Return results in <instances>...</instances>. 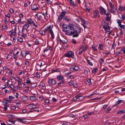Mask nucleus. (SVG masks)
<instances>
[{
    "label": "nucleus",
    "instance_id": "obj_20",
    "mask_svg": "<svg viewBox=\"0 0 125 125\" xmlns=\"http://www.w3.org/2000/svg\"><path fill=\"white\" fill-rule=\"evenodd\" d=\"M81 46H82V49L83 50V51H85L88 47V46L87 45H86L85 46H84L83 45H82Z\"/></svg>",
    "mask_w": 125,
    "mask_h": 125
},
{
    "label": "nucleus",
    "instance_id": "obj_17",
    "mask_svg": "<svg viewBox=\"0 0 125 125\" xmlns=\"http://www.w3.org/2000/svg\"><path fill=\"white\" fill-rule=\"evenodd\" d=\"M68 27L71 30H73L74 29L73 25L71 24H69L68 25Z\"/></svg>",
    "mask_w": 125,
    "mask_h": 125
},
{
    "label": "nucleus",
    "instance_id": "obj_50",
    "mask_svg": "<svg viewBox=\"0 0 125 125\" xmlns=\"http://www.w3.org/2000/svg\"><path fill=\"white\" fill-rule=\"evenodd\" d=\"M119 26L120 28H122L123 29L124 28H125V26L124 25H121V24H120Z\"/></svg>",
    "mask_w": 125,
    "mask_h": 125
},
{
    "label": "nucleus",
    "instance_id": "obj_48",
    "mask_svg": "<svg viewBox=\"0 0 125 125\" xmlns=\"http://www.w3.org/2000/svg\"><path fill=\"white\" fill-rule=\"evenodd\" d=\"M32 85H31V86L32 87L34 88L37 86L36 84L35 83H32Z\"/></svg>",
    "mask_w": 125,
    "mask_h": 125
},
{
    "label": "nucleus",
    "instance_id": "obj_2",
    "mask_svg": "<svg viewBox=\"0 0 125 125\" xmlns=\"http://www.w3.org/2000/svg\"><path fill=\"white\" fill-rule=\"evenodd\" d=\"M67 12L65 11L62 10V11L61 12L60 14L58 17V21L60 22L63 18L65 16Z\"/></svg>",
    "mask_w": 125,
    "mask_h": 125
},
{
    "label": "nucleus",
    "instance_id": "obj_41",
    "mask_svg": "<svg viewBox=\"0 0 125 125\" xmlns=\"http://www.w3.org/2000/svg\"><path fill=\"white\" fill-rule=\"evenodd\" d=\"M83 98V96H79L78 98L79 100H82Z\"/></svg>",
    "mask_w": 125,
    "mask_h": 125
},
{
    "label": "nucleus",
    "instance_id": "obj_55",
    "mask_svg": "<svg viewBox=\"0 0 125 125\" xmlns=\"http://www.w3.org/2000/svg\"><path fill=\"white\" fill-rule=\"evenodd\" d=\"M19 40V41L21 43H22L23 42V39L21 37L20 38Z\"/></svg>",
    "mask_w": 125,
    "mask_h": 125
},
{
    "label": "nucleus",
    "instance_id": "obj_54",
    "mask_svg": "<svg viewBox=\"0 0 125 125\" xmlns=\"http://www.w3.org/2000/svg\"><path fill=\"white\" fill-rule=\"evenodd\" d=\"M2 104L4 105H6L8 104V103L7 102H4V101H3L2 102Z\"/></svg>",
    "mask_w": 125,
    "mask_h": 125
},
{
    "label": "nucleus",
    "instance_id": "obj_7",
    "mask_svg": "<svg viewBox=\"0 0 125 125\" xmlns=\"http://www.w3.org/2000/svg\"><path fill=\"white\" fill-rule=\"evenodd\" d=\"M48 83L49 85L53 86L55 84V81L52 78L50 79Z\"/></svg>",
    "mask_w": 125,
    "mask_h": 125
},
{
    "label": "nucleus",
    "instance_id": "obj_60",
    "mask_svg": "<svg viewBox=\"0 0 125 125\" xmlns=\"http://www.w3.org/2000/svg\"><path fill=\"white\" fill-rule=\"evenodd\" d=\"M45 102L47 104H48L49 102V101L48 99H46L45 100Z\"/></svg>",
    "mask_w": 125,
    "mask_h": 125
},
{
    "label": "nucleus",
    "instance_id": "obj_53",
    "mask_svg": "<svg viewBox=\"0 0 125 125\" xmlns=\"http://www.w3.org/2000/svg\"><path fill=\"white\" fill-rule=\"evenodd\" d=\"M72 42L74 44H76V40L74 39H72Z\"/></svg>",
    "mask_w": 125,
    "mask_h": 125
},
{
    "label": "nucleus",
    "instance_id": "obj_42",
    "mask_svg": "<svg viewBox=\"0 0 125 125\" xmlns=\"http://www.w3.org/2000/svg\"><path fill=\"white\" fill-rule=\"evenodd\" d=\"M69 2L71 4L76 6V5L74 4V2H73L72 0H69Z\"/></svg>",
    "mask_w": 125,
    "mask_h": 125
},
{
    "label": "nucleus",
    "instance_id": "obj_59",
    "mask_svg": "<svg viewBox=\"0 0 125 125\" xmlns=\"http://www.w3.org/2000/svg\"><path fill=\"white\" fill-rule=\"evenodd\" d=\"M9 121L10 122H11L12 124H14L15 122V120L12 121H11L10 120H9Z\"/></svg>",
    "mask_w": 125,
    "mask_h": 125
},
{
    "label": "nucleus",
    "instance_id": "obj_36",
    "mask_svg": "<svg viewBox=\"0 0 125 125\" xmlns=\"http://www.w3.org/2000/svg\"><path fill=\"white\" fill-rule=\"evenodd\" d=\"M74 71H78L79 69V67L78 66H74Z\"/></svg>",
    "mask_w": 125,
    "mask_h": 125
},
{
    "label": "nucleus",
    "instance_id": "obj_8",
    "mask_svg": "<svg viewBox=\"0 0 125 125\" xmlns=\"http://www.w3.org/2000/svg\"><path fill=\"white\" fill-rule=\"evenodd\" d=\"M110 7L111 8V12L112 13H114L115 12V11L114 9L115 6L114 4L110 2Z\"/></svg>",
    "mask_w": 125,
    "mask_h": 125
},
{
    "label": "nucleus",
    "instance_id": "obj_33",
    "mask_svg": "<svg viewBox=\"0 0 125 125\" xmlns=\"http://www.w3.org/2000/svg\"><path fill=\"white\" fill-rule=\"evenodd\" d=\"M40 34H41L42 35H44L45 33V31L43 30H41L40 31Z\"/></svg>",
    "mask_w": 125,
    "mask_h": 125
},
{
    "label": "nucleus",
    "instance_id": "obj_18",
    "mask_svg": "<svg viewBox=\"0 0 125 125\" xmlns=\"http://www.w3.org/2000/svg\"><path fill=\"white\" fill-rule=\"evenodd\" d=\"M21 99L23 101H26L29 99V98L27 96L24 95L22 96Z\"/></svg>",
    "mask_w": 125,
    "mask_h": 125
},
{
    "label": "nucleus",
    "instance_id": "obj_25",
    "mask_svg": "<svg viewBox=\"0 0 125 125\" xmlns=\"http://www.w3.org/2000/svg\"><path fill=\"white\" fill-rule=\"evenodd\" d=\"M125 113V110H122L118 111L117 112V114H120L122 113Z\"/></svg>",
    "mask_w": 125,
    "mask_h": 125
},
{
    "label": "nucleus",
    "instance_id": "obj_49",
    "mask_svg": "<svg viewBox=\"0 0 125 125\" xmlns=\"http://www.w3.org/2000/svg\"><path fill=\"white\" fill-rule=\"evenodd\" d=\"M10 12L11 13H12L13 12V10L12 8H10L9 10Z\"/></svg>",
    "mask_w": 125,
    "mask_h": 125
},
{
    "label": "nucleus",
    "instance_id": "obj_26",
    "mask_svg": "<svg viewBox=\"0 0 125 125\" xmlns=\"http://www.w3.org/2000/svg\"><path fill=\"white\" fill-rule=\"evenodd\" d=\"M104 46V44H101L99 45V47L100 49L103 50V47Z\"/></svg>",
    "mask_w": 125,
    "mask_h": 125
},
{
    "label": "nucleus",
    "instance_id": "obj_37",
    "mask_svg": "<svg viewBox=\"0 0 125 125\" xmlns=\"http://www.w3.org/2000/svg\"><path fill=\"white\" fill-rule=\"evenodd\" d=\"M13 30H11L10 31V33L11 32V35H14L16 33V32L14 31H12Z\"/></svg>",
    "mask_w": 125,
    "mask_h": 125
},
{
    "label": "nucleus",
    "instance_id": "obj_47",
    "mask_svg": "<svg viewBox=\"0 0 125 125\" xmlns=\"http://www.w3.org/2000/svg\"><path fill=\"white\" fill-rule=\"evenodd\" d=\"M78 33H76L75 34L73 35V37H78L79 36V34Z\"/></svg>",
    "mask_w": 125,
    "mask_h": 125
},
{
    "label": "nucleus",
    "instance_id": "obj_32",
    "mask_svg": "<svg viewBox=\"0 0 125 125\" xmlns=\"http://www.w3.org/2000/svg\"><path fill=\"white\" fill-rule=\"evenodd\" d=\"M123 102V101L122 100H119L116 102L115 105H118L120 104L122 102Z\"/></svg>",
    "mask_w": 125,
    "mask_h": 125
},
{
    "label": "nucleus",
    "instance_id": "obj_21",
    "mask_svg": "<svg viewBox=\"0 0 125 125\" xmlns=\"http://www.w3.org/2000/svg\"><path fill=\"white\" fill-rule=\"evenodd\" d=\"M82 46H80L79 50V52H78V54L80 55L83 52V50L82 49Z\"/></svg>",
    "mask_w": 125,
    "mask_h": 125
},
{
    "label": "nucleus",
    "instance_id": "obj_40",
    "mask_svg": "<svg viewBox=\"0 0 125 125\" xmlns=\"http://www.w3.org/2000/svg\"><path fill=\"white\" fill-rule=\"evenodd\" d=\"M87 61L88 63L90 65H93V64L91 62L90 60L88 59H87Z\"/></svg>",
    "mask_w": 125,
    "mask_h": 125
},
{
    "label": "nucleus",
    "instance_id": "obj_11",
    "mask_svg": "<svg viewBox=\"0 0 125 125\" xmlns=\"http://www.w3.org/2000/svg\"><path fill=\"white\" fill-rule=\"evenodd\" d=\"M16 119H17V121L19 122H21L22 123H24L26 122V121H25V119H22L20 118L16 117Z\"/></svg>",
    "mask_w": 125,
    "mask_h": 125
},
{
    "label": "nucleus",
    "instance_id": "obj_3",
    "mask_svg": "<svg viewBox=\"0 0 125 125\" xmlns=\"http://www.w3.org/2000/svg\"><path fill=\"white\" fill-rule=\"evenodd\" d=\"M99 11L101 14H105L106 16H108L109 15V12H108L106 13L105 9L101 6L99 8Z\"/></svg>",
    "mask_w": 125,
    "mask_h": 125
},
{
    "label": "nucleus",
    "instance_id": "obj_62",
    "mask_svg": "<svg viewBox=\"0 0 125 125\" xmlns=\"http://www.w3.org/2000/svg\"><path fill=\"white\" fill-rule=\"evenodd\" d=\"M47 3L48 4H50L51 3V2L50 0H46Z\"/></svg>",
    "mask_w": 125,
    "mask_h": 125
},
{
    "label": "nucleus",
    "instance_id": "obj_14",
    "mask_svg": "<svg viewBox=\"0 0 125 125\" xmlns=\"http://www.w3.org/2000/svg\"><path fill=\"white\" fill-rule=\"evenodd\" d=\"M49 32L51 35V39L53 40L54 38V35L52 29H50L49 30Z\"/></svg>",
    "mask_w": 125,
    "mask_h": 125
},
{
    "label": "nucleus",
    "instance_id": "obj_43",
    "mask_svg": "<svg viewBox=\"0 0 125 125\" xmlns=\"http://www.w3.org/2000/svg\"><path fill=\"white\" fill-rule=\"evenodd\" d=\"M15 98V97H14L11 96H9V100H12L14 98Z\"/></svg>",
    "mask_w": 125,
    "mask_h": 125
},
{
    "label": "nucleus",
    "instance_id": "obj_9",
    "mask_svg": "<svg viewBox=\"0 0 125 125\" xmlns=\"http://www.w3.org/2000/svg\"><path fill=\"white\" fill-rule=\"evenodd\" d=\"M36 4L32 5L31 7V8L33 10H36L38 9L39 8L38 5H37Z\"/></svg>",
    "mask_w": 125,
    "mask_h": 125
},
{
    "label": "nucleus",
    "instance_id": "obj_4",
    "mask_svg": "<svg viewBox=\"0 0 125 125\" xmlns=\"http://www.w3.org/2000/svg\"><path fill=\"white\" fill-rule=\"evenodd\" d=\"M65 56L67 57H70L72 58H74V52L71 51H69L67 52L65 54Z\"/></svg>",
    "mask_w": 125,
    "mask_h": 125
},
{
    "label": "nucleus",
    "instance_id": "obj_34",
    "mask_svg": "<svg viewBox=\"0 0 125 125\" xmlns=\"http://www.w3.org/2000/svg\"><path fill=\"white\" fill-rule=\"evenodd\" d=\"M62 41V42L64 45L66 43L68 42L67 40L66 39H65L63 40Z\"/></svg>",
    "mask_w": 125,
    "mask_h": 125
},
{
    "label": "nucleus",
    "instance_id": "obj_13",
    "mask_svg": "<svg viewBox=\"0 0 125 125\" xmlns=\"http://www.w3.org/2000/svg\"><path fill=\"white\" fill-rule=\"evenodd\" d=\"M62 30L63 31L65 32V34L66 35H72V34H71V31H70L69 30H64V29H62Z\"/></svg>",
    "mask_w": 125,
    "mask_h": 125
},
{
    "label": "nucleus",
    "instance_id": "obj_12",
    "mask_svg": "<svg viewBox=\"0 0 125 125\" xmlns=\"http://www.w3.org/2000/svg\"><path fill=\"white\" fill-rule=\"evenodd\" d=\"M33 94L34 96H31L30 97V100L32 101H33L36 100V98L35 96H37V94Z\"/></svg>",
    "mask_w": 125,
    "mask_h": 125
},
{
    "label": "nucleus",
    "instance_id": "obj_1",
    "mask_svg": "<svg viewBox=\"0 0 125 125\" xmlns=\"http://www.w3.org/2000/svg\"><path fill=\"white\" fill-rule=\"evenodd\" d=\"M101 24L103 26V27L104 30L107 32H108V34L109 35V23H105L104 20L102 19L101 21Z\"/></svg>",
    "mask_w": 125,
    "mask_h": 125
},
{
    "label": "nucleus",
    "instance_id": "obj_16",
    "mask_svg": "<svg viewBox=\"0 0 125 125\" xmlns=\"http://www.w3.org/2000/svg\"><path fill=\"white\" fill-rule=\"evenodd\" d=\"M29 25L28 22H26L25 24L23 26L24 28L27 31V29L29 28Z\"/></svg>",
    "mask_w": 125,
    "mask_h": 125
},
{
    "label": "nucleus",
    "instance_id": "obj_30",
    "mask_svg": "<svg viewBox=\"0 0 125 125\" xmlns=\"http://www.w3.org/2000/svg\"><path fill=\"white\" fill-rule=\"evenodd\" d=\"M40 87L42 88L45 86V84L43 82H41L40 83Z\"/></svg>",
    "mask_w": 125,
    "mask_h": 125
},
{
    "label": "nucleus",
    "instance_id": "obj_44",
    "mask_svg": "<svg viewBox=\"0 0 125 125\" xmlns=\"http://www.w3.org/2000/svg\"><path fill=\"white\" fill-rule=\"evenodd\" d=\"M68 77L69 78H70L71 79H73L74 78V77L73 75H68Z\"/></svg>",
    "mask_w": 125,
    "mask_h": 125
},
{
    "label": "nucleus",
    "instance_id": "obj_52",
    "mask_svg": "<svg viewBox=\"0 0 125 125\" xmlns=\"http://www.w3.org/2000/svg\"><path fill=\"white\" fill-rule=\"evenodd\" d=\"M68 84L70 85H73V81H71L70 82H69Z\"/></svg>",
    "mask_w": 125,
    "mask_h": 125
},
{
    "label": "nucleus",
    "instance_id": "obj_56",
    "mask_svg": "<svg viewBox=\"0 0 125 125\" xmlns=\"http://www.w3.org/2000/svg\"><path fill=\"white\" fill-rule=\"evenodd\" d=\"M16 107V106L15 105L12 106H11L12 108L14 110H15Z\"/></svg>",
    "mask_w": 125,
    "mask_h": 125
},
{
    "label": "nucleus",
    "instance_id": "obj_61",
    "mask_svg": "<svg viewBox=\"0 0 125 125\" xmlns=\"http://www.w3.org/2000/svg\"><path fill=\"white\" fill-rule=\"evenodd\" d=\"M14 95H15L16 98H18L19 96V94L18 93H14Z\"/></svg>",
    "mask_w": 125,
    "mask_h": 125
},
{
    "label": "nucleus",
    "instance_id": "obj_63",
    "mask_svg": "<svg viewBox=\"0 0 125 125\" xmlns=\"http://www.w3.org/2000/svg\"><path fill=\"white\" fill-rule=\"evenodd\" d=\"M79 95H77L75 96V98L76 99L78 100L79 97Z\"/></svg>",
    "mask_w": 125,
    "mask_h": 125
},
{
    "label": "nucleus",
    "instance_id": "obj_19",
    "mask_svg": "<svg viewBox=\"0 0 125 125\" xmlns=\"http://www.w3.org/2000/svg\"><path fill=\"white\" fill-rule=\"evenodd\" d=\"M118 10L121 11H122L124 10L125 11V7L120 5L119 8Z\"/></svg>",
    "mask_w": 125,
    "mask_h": 125
},
{
    "label": "nucleus",
    "instance_id": "obj_51",
    "mask_svg": "<svg viewBox=\"0 0 125 125\" xmlns=\"http://www.w3.org/2000/svg\"><path fill=\"white\" fill-rule=\"evenodd\" d=\"M96 47H94L93 46H92V49L94 51H97V50L96 49Z\"/></svg>",
    "mask_w": 125,
    "mask_h": 125
},
{
    "label": "nucleus",
    "instance_id": "obj_39",
    "mask_svg": "<svg viewBox=\"0 0 125 125\" xmlns=\"http://www.w3.org/2000/svg\"><path fill=\"white\" fill-rule=\"evenodd\" d=\"M116 21L118 24L119 25L121 24V23L122 22V21L121 20L118 19L116 20Z\"/></svg>",
    "mask_w": 125,
    "mask_h": 125
},
{
    "label": "nucleus",
    "instance_id": "obj_27",
    "mask_svg": "<svg viewBox=\"0 0 125 125\" xmlns=\"http://www.w3.org/2000/svg\"><path fill=\"white\" fill-rule=\"evenodd\" d=\"M98 71V69L97 68H95L93 69L92 71V72L93 73L95 74Z\"/></svg>",
    "mask_w": 125,
    "mask_h": 125
},
{
    "label": "nucleus",
    "instance_id": "obj_10",
    "mask_svg": "<svg viewBox=\"0 0 125 125\" xmlns=\"http://www.w3.org/2000/svg\"><path fill=\"white\" fill-rule=\"evenodd\" d=\"M65 21L67 22L70 21H71V18L69 16H65L63 18Z\"/></svg>",
    "mask_w": 125,
    "mask_h": 125
},
{
    "label": "nucleus",
    "instance_id": "obj_46",
    "mask_svg": "<svg viewBox=\"0 0 125 125\" xmlns=\"http://www.w3.org/2000/svg\"><path fill=\"white\" fill-rule=\"evenodd\" d=\"M34 109H35L34 110V112H35V111L37 112H39V110L38 108H36L35 107V108H34Z\"/></svg>",
    "mask_w": 125,
    "mask_h": 125
},
{
    "label": "nucleus",
    "instance_id": "obj_45",
    "mask_svg": "<svg viewBox=\"0 0 125 125\" xmlns=\"http://www.w3.org/2000/svg\"><path fill=\"white\" fill-rule=\"evenodd\" d=\"M77 29H78V30H77V33H79L81 32V29L79 27H78L77 28Z\"/></svg>",
    "mask_w": 125,
    "mask_h": 125
},
{
    "label": "nucleus",
    "instance_id": "obj_24",
    "mask_svg": "<svg viewBox=\"0 0 125 125\" xmlns=\"http://www.w3.org/2000/svg\"><path fill=\"white\" fill-rule=\"evenodd\" d=\"M92 83L91 81V80L90 79H88L87 80V82L86 84L88 85H90Z\"/></svg>",
    "mask_w": 125,
    "mask_h": 125
},
{
    "label": "nucleus",
    "instance_id": "obj_35",
    "mask_svg": "<svg viewBox=\"0 0 125 125\" xmlns=\"http://www.w3.org/2000/svg\"><path fill=\"white\" fill-rule=\"evenodd\" d=\"M2 28L4 30L7 29V26L5 25L4 24L2 25Z\"/></svg>",
    "mask_w": 125,
    "mask_h": 125
},
{
    "label": "nucleus",
    "instance_id": "obj_22",
    "mask_svg": "<svg viewBox=\"0 0 125 125\" xmlns=\"http://www.w3.org/2000/svg\"><path fill=\"white\" fill-rule=\"evenodd\" d=\"M63 78V77L61 75H59L57 77V80H61Z\"/></svg>",
    "mask_w": 125,
    "mask_h": 125
},
{
    "label": "nucleus",
    "instance_id": "obj_6",
    "mask_svg": "<svg viewBox=\"0 0 125 125\" xmlns=\"http://www.w3.org/2000/svg\"><path fill=\"white\" fill-rule=\"evenodd\" d=\"M27 21L28 22H27L28 23V24H32L33 25L35 26L36 27H38V25H35L34 22V21H32V20L31 18H29L27 19Z\"/></svg>",
    "mask_w": 125,
    "mask_h": 125
},
{
    "label": "nucleus",
    "instance_id": "obj_5",
    "mask_svg": "<svg viewBox=\"0 0 125 125\" xmlns=\"http://www.w3.org/2000/svg\"><path fill=\"white\" fill-rule=\"evenodd\" d=\"M99 14L98 10H94L93 12V17L96 18H99Z\"/></svg>",
    "mask_w": 125,
    "mask_h": 125
},
{
    "label": "nucleus",
    "instance_id": "obj_64",
    "mask_svg": "<svg viewBox=\"0 0 125 125\" xmlns=\"http://www.w3.org/2000/svg\"><path fill=\"white\" fill-rule=\"evenodd\" d=\"M21 36L22 37L25 38L26 37V34H24V33H23L21 35Z\"/></svg>",
    "mask_w": 125,
    "mask_h": 125
},
{
    "label": "nucleus",
    "instance_id": "obj_23",
    "mask_svg": "<svg viewBox=\"0 0 125 125\" xmlns=\"http://www.w3.org/2000/svg\"><path fill=\"white\" fill-rule=\"evenodd\" d=\"M17 78L18 79V80H16V79H15L16 80H17L18 81V85H21V82L22 81V80L21 79L19 78L18 77H17Z\"/></svg>",
    "mask_w": 125,
    "mask_h": 125
},
{
    "label": "nucleus",
    "instance_id": "obj_31",
    "mask_svg": "<svg viewBox=\"0 0 125 125\" xmlns=\"http://www.w3.org/2000/svg\"><path fill=\"white\" fill-rule=\"evenodd\" d=\"M53 27V26H52V27H51V26L49 25L45 29V31H48L49 30H50L51 29H50L51 28H52Z\"/></svg>",
    "mask_w": 125,
    "mask_h": 125
},
{
    "label": "nucleus",
    "instance_id": "obj_29",
    "mask_svg": "<svg viewBox=\"0 0 125 125\" xmlns=\"http://www.w3.org/2000/svg\"><path fill=\"white\" fill-rule=\"evenodd\" d=\"M26 83L27 84H32V83L31 82L30 80V79L28 78H27L26 79Z\"/></svg>",
    "mask_w": 125,
    "mask_h": 125
},
{
    "label": "nucleus",
    "instance_id": "obj_15",
    "mask_svg": "<svg viewBox=\"0 0 125 125\" xmlns=\"http://www.w3.org/2000/svg\"><path fill=\"white\" fill-rule=\"evenodd\" d=\"M27 107L31 109L35 108V105L33 104H29L27 105Z\"/></svg>",
    "mask_w": 125,
    "mask_h": 125
},
{
    "label": "nucleus",
    "instance_id": "obj_38",
    "mask_svg": "<svg viewBox=\"0 0 125 125\" xmlns=\"http://www.w3.org/2000/svg\"><path fill=\"white\" fill-rule=\"evenodd\" d=\"M37 17L38 20L40 21L42 20V16L41 15H40L39 16H38Z\"/></svg>",
    "mask_w": 125,
    "mask_h": 125
},
{
    "label": "nucleus",
    "instance_id": "obj_58",
    "mask_svg": "<svg viewBox=\"0 0 125 125\" xmlns=\"http://www.w3.org/2000/svg\"><path fill=\"white\" fill-rule=\"evenodd\" d=\"M105 20L107 21H109V17L108 16H107Z\"/></svg>",
    "mask_w": 125,
    "mask_h": 125
},
{
    "label": "nucleus",
    "instance_id": "obj_28",
    "mask_svg": "<svg viewBox=\"0 0 125 125\" xmlns=\"http://www.w3.org/2000/svg\"><path fill=\"white\" fill-rule=\"evenodd\" d=\"M59 72H60V70L59 68H58L56 69H53L52 70V73Z\"/></svg>",
    "mask_w": 125,
    "mask_h": 125
},
{
    "label": "nucleus",
    "instance_id": "obj_57",
    "mask_svg": "<svg viewBox=\"0 0 125 125\" xmlns=\"http://www.w3.org/2000/svg\"><path fill=\"white\" fill-rule=\"evenodd\" d=\"M35 43H36V44L37 45H38L39 44V42L38 40L37 39L36 40Z\"/></svg>",
    "mask_w": 125,
    "mask_h": 125
}]
</instances>
